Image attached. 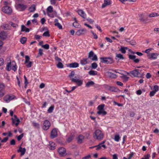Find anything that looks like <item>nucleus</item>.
<instances>
[{
	"mask_svg": "<svg viewBox=\"0 0 159 159\" xmlns=\"http://www.w3.org/2000/svg\"><path fill=\"white\" fill-rule=\"evenodd\" d=\"M104 134L101 130L99 129L96 130L93 135V137L95 139L101 140L104 138Z\"/></svg>",
	"mask_w": 159,
	"mask_h": 159,
	"instance_id": "1",
	"label": "nucleus"
},
{
	"mask_svg": "<svg viewBox=\"0 0 159 159\" xmlns=\"http://www.w3.org/2000/svg\"><path fill=\"white\" fill-rule=\"evenodd\" d=\"M6 69L8 71H10L12 69L15 71L17 69V67L15 62L13 61L8 63L7 65Z\"/></svg>",
	"mask_w": 159,
	"mask_h": 159,
	"instance_id": "2",
	"label": "nucleus"
},
{
	"mask_svg": "<svg viewBox=\"0 0 159 159\" xmlns=\"http://www.w3.org/2000/svg\"><path fill=\"white\" fill-rule=\"evenodd\" d=\"M101 62L105 64H111L113 62L112 58L110 57H101Z\"/></svg>",
	"mask_w": 159,
	"mask_h": 159,
	"instance_id": "3",
	"label": "nucleus"
},
{
	"mask_svg": "<svg viewBox=\"0 0 159 159\" xmlns=\"http://www.w3.org/2000/svg\"><path fill=\"white\" fill-rule=\"evenodd\" d=\"M2 10L3 12L8 14H10L12 12L11 8L8 6H5L3 7Z\"/></svg>",
	"mask_w": 159,
	"mask_h": 159,
	"instance_id": "4",
	"label": "nucleus"
},
{
	"mask_svg": "<svg viewBox=\"0 0 159 159\" xmlns=\"http://www.w3.org/2000/svg\"><path fill=\"white\" fill-rule=\"evenodd\" d=\"M51 126V124L50 122L47 120H44L43 123V129L44 130H47L49 129Z\"/></svg>",
	"mask_w": 159,
	"mask_h": 159,
	"instance_id": "5",
	"label": "nucleus"
},
{
	"mask_svg": "<svg viewBox=\"0 0 159 159\" xmlns=\"http://www.w3.org/2000/svg\"><path fill=\"white\" fill-rule=\"evenodd\" d=\"M15 96L13 95H7L4 98V101L7 103L11 101L14 99Z\"/></svg>",
	"mask_w": 159,
	"mask_h": 159,
	"instance_id": "6",
	"label": "nucleus"
},
{
	"mask_svg": "<svg viewBox=\"0 0 159 159\" xmlns=\"http://www.w3.org/2000/svg\"><path fill=\"white\" fill-rule=\"evenodd\" d=\"M17 10L19 11H23L27 8V6L23 4H19L16 6Z\"/></svg>",
	"mask_w": 159,
	"mask_h": 159,
	"instance_id": "7",
	"label": "nucleus"
},
{
	"mask_svg": "<svg viewBox=\"0 0 159 159\" xmlns=\"http://www.w3.org/2000/svg\"><path fill=\"white\" fill-rule=\"evenodd\" d=\"M72 81H71L75 83L78 86H81L83 84V80L77 78L76 76L74 77V79H72Z\"/></svg>",
	"mask_w": 159,
	"mask_h": 159,
	"instance_id": "8",
	"label": "nucleus"
},
{
	"mask_svg": "<svg viewBox=\"0 0 159 159\" xmlns=\"http://www.w3.org/2000/svg\"><path fill=\"white\" fill-rule=\"evenodd\" d=\"M88 58L91 59L93 61H97L98 60L97 56L94 54L92 51L89 52V54Z\"/></svg>",
	"mask_w": 159,
	"mask_h": 159,
	"instance_id": "9",
	"label": "nucleus"
},
{
	"mask_svg": "<svg viewBox=\"0 0 159 159\" xmlns=\"http://www.w3.org/2000/svg\"><path fill=\"white\" fill-rule=\"evenodd\" d=\"M58 152L61 156H64L66 155V149L64 148L61 147L59 148L58 149Z\"/></svg>",
	"mask_w": 159,
	"mask_h": 159,
	"instance_id": "10",
	"label": "nucleus"
},
{
	"mask_svg": "<svg viewBox=\"0 0 159 159\" xmlns=\"http://www.w3.org/2000/svg\"><path fill=\"white\" fill-rule=\"evenodd\" d=\"M86 30L85 29H82L78 30L75 33V34L78 36L84 34L86 33Z\"/></svg>",
	"mask_w": 159,
	"mask_h": 159,
	"instance_id": "11",
	"label": "nucleus"
},
{
	"mask_svg": "<svg viewBox=\"0 0 159 159\" xmlns=\"http://www.w3.org/2000/svg\"><path fill=\"white\" fill-rule=\"evenodd\" d=\"M18 152H21L20 156L24 155L26 152V149L25 148H22L21 147V145L19 147V149L17 150Z\"/></svg>",
	"mask_w": 159,
	"mask_h": 159,
	"instance_id": "12",
	"label": "nucleus"
},
{
	"mask_svg": "<svg viewBox=\"0 0 159 159\" xmlns=\"http://www.w3.org/2000/svg\"><path fill=\"white\" fill-rule=\"evenodd\" d=\"M56 146V144L54 142L50 141L49 142L48 147L50 150H54L55 149Z\"/></svg>",
	"mask_w": 159,
	"mask_h": 159,
	"instance_id": "13",
	"label": "nucleus"
},
{
	"mask_svg": "<svg viewBox=\"0 0 159 159\" xmlns=\"http://www.w3.org/2000/svg\"><path fill=\"white\" fill-rule=\"evenodd\" d=\"M78 13L79 15L83 18H86V15L83 10L79 9L78 10Z\"/></svg>",
	"mask_w": 159,
	"mask_h": 159,
	"instance_id": "14",
	"label": "nucleus"
},
{
	"mask_svg": "<svg viewBox=\"0 0 159 159\" xmlns=\"http://www.w3.org/2000/svg\"><path fill=\"white\" fill-rule=\"evenodd\" d=\"M159 54L157 53H152L149 55V57L150 59H157Z\"/></svg>",
	"mask_w": 159,
	"mask_h": 159,
	"instance_id": "15",
	"label": "nucleus"
},
{
	"mask_svg": "<svg viewBox=\"0 0 159 159\" xmlns=\"http://www.w3.org/2000/svg\"><path fill=\"white\" fill-rule=\"evenodd\" d=\"M136 56L132 55H129V57L130 59L134 60V61L135 63H138L139 61V60L138 58L136 59Z\"/></svg>",
	"mask_w": 159,
	"mask_h": 159,
	"instance_id": "16",
	"label": "nucleus"
},
{
	"mask_svg": "<svg viewBox=\"0 0 159 159\" xmlns=\"http://www.w3.org/2000/svg\"><path fill=\"white\" fill-rule=\"evenodd\" d=\"M57 135V131L56 129H52L51 132V137L54 138L56 137Z\"/></svg>",
	"mask_w": 159,
	"mask_h": 159,
	"instance_id": "17",
	"label": "nucleus"
},
{
	"mask_svg": "<svg viewBox=\"0 0 159 159\" xmlns=\"http://www.w3.org/2000/svg\"><path fill=\"white\" fill-rule=\"evenodd\" d=\"M130 73L134 77L138 76L140 74L139 70L137 69H135L134 70L131 71L130 72Z\"/></svg>",
	"mask_w": 159,
	"mask_h": 159,
	"instance_id": "18",
	"label": "nucleus"
},
{
	"mask_svg": "<svg viewBox=\"0 0 159 159\" xmlns=\"http://www.w3.org/2000/svg\"><path fill=\"white\" fill-rule=\"evenodd\" d=\"M84 136L81 134L77 138V142L78 143H82L84 139Z\"/></svg>",
	"mask_w": 159,
	"mask_h": 159,
	"instance_id": "19",
	"label": "nucleus"
},
{
	"mask_svg": "<svg viewBox=\"0 0 159 159\" xmlns=\"http://www.w3.org/2000/svg\"><path fill=\"white\" fill-rule=\"evenodd\" d=\"M79 66L78 63L76 62H74L69 64L68 66L70 68H75L78 67Z\"/></svg>",
	"mask_w": 159,
	"mask_h": 159,
	"instance_id": "20",
	"label": "nucleus"
},
{
	"mask_svg": "<svg viewBox=\"0 0 159 159\" xmlns=\"http://www.w3.org/2000/svg\"><path fill=\"white\" fill-rule=\"evenodd\" d=\"M11 120L12 121V124H15L16 126H17L20 122L19 119H14V118H12Z\"/></svg>",
	"mask_w": 159,
	"mask_h": 159,
	"instance_id": "21",
	"label": "nucleus"
},
{
	"mask_svg": "<svg viewBox=\"0 0 159 159\" xmlns=\"http://www.w3.org/2000/svg\"><path fill=\"white\" fill-rule=\"evenodd\" d=\"M7 37V35L4 31H2L0 33V38L2 40L5 39Z\"/></svg>",
	"mask_w": 159,
	"mask_h": 159,
	"instance_id": "22",
	"label": "nucleus"
},
{
	"mask_svg": "<svg viewBox=\"0 0 159 159\" xmlns=\"http://www.w3.org/2000/svg\"><path fill=\"white\" fill-rule=\"evenodd\" d=\"M111 2L110 0H104L103 3L102 4V7L104 8L106 6L110 4Z\"/></svg>",
	"mask_w": 159,
	"mask_h": 159,
	"instance_id": "23",
	"label": "nucleus"
},
{
	"mask_svg": "<svg viewBox=\"0 0 159 159\" xmlns=\"http://www.w3.org/2000/svg\"><path fill=\"white\" fill-rule=\"evenodd\" d=\"M107 75L111 78H115L117 77V75L111 72H107Z\"/></svg>",
	"mask_w": 159,
	"mask_h": 159,
	"instance_id": "24",
	"label": "nucleus"
},
{
	"mask_svg": "<svg viewBox=\"0 0 159 159\" xmlns=\"http://www.w3.org/2000/svg\"><path fill=\"white\" fill-rule=\"evenodd\" d=\"M21 31L22 32H29L30 31L29 29L26 28L25 25H22L21 27Z\"/></svg>",
	"mask_w": 159,
	"mask_h": 159,
	"instance_id": "25",
	"label": "nucleus"
},
{
	"mask_svg": "<svg viewBox=\"0 0 159 159\" xmlns=\"http://www.w3.org/2000/svg\"><path fill=\"white\" fill-rule=\"evenodd\" d=\"M95 147L97 148V150L100 149L102 147L104 149H105L106 148V146L105 145L102 144H100V143L99 144H98V145L96 146Z\"/></svg>",
	"mask_w": 159,
	"mask_h": 159,
	"instance_id": "26",
	"label": "nucleus"
},
{
	"mask_svg": "<svg viewBox=\"0 0 159 159\" xmlns=\"http://www.w3.org/2000/svg\"><path fill=\"white\" fill-rule=\"evenodd\" d=\"M97 114L99 115H102V116H104L107 114V112L103 109L98 111L97 112Z\"/></svg>",
	"mask_w": 159,
	"mask_h": 159,
	"instance_id": "27",
	"label": "nucleus"
},
{
	"mask_svg": "<svg viewBox=\"0 0 159 159\" xmlns=\"http://www.w3.org/2000/svg\"><path fill=\"white\" fill-rule=\"evenodd\" d=\"M75 73L74 71H72L70 73L69 75V77L70 78V80L72 81V79H74V77H73L75 76Z\"/></svg>",
	"mask_w": 159,
	"mask_h": 159,
	"instance_id": "28",
	"label": "nucleus"
},
{
	"mask_svg": "<svg viewBox=\"0 0 159 159\" xmlns=\"http://www.w3.org/2000/svg\"><path fill=\"white\" fill-rule=\"evenodd\" d=\"M120 137L119 134H116L114 135V140L117 142H118L119 141L120 139Z\"/></svg>",
	"mask_w": 159,
	"mask_h": 159,
	"instance_id": "29",
	"label": "nucleus"
},
{
	"mask_svg": "<svg viewBox=\"0 0 159 159\" xmlns=\"http://www.w3.org/2000/svg\"><path fill=\"white\" fill-rule=\"evenodd\" d=\"M108 89L112 92H117L119 90L113 86H110L108 88Z\"/></svg>",
	"mask_w": 159,
	"mask_h": 159,
	"instance_id": "30",
	"label": "nucleus"
},
{
	"mask_svg": "<svg viewBox=\"0 0 159 159\" xmlns=\"http://www.w3.org/2000/svg\"><path fill=\"white\" fill-rule=\"evenodd\" d=\"M98 72L96 71L91 70L89 71V74L91 75H95L97 74Z\"/></svg>",
	"mask_w": 159,
	"mask_h": 159,
	"instance_id": "31",
	"label": "nucleus"
},
{
	"mask_svg": "<svg viewBox=\"0 0 159 159\" xmlns=\"http://www.w3.org/2000/svg\"><path fill=\"white\" fill-rule=\"evenodd\" d=\"M35 10V7L34 5H32L29 8V10L30 12H34Z\"/></svg>",
	"mask_w": 159,
	"mask_h": 159,
	"instance_id": "32",
	"label": "nucleus"
},
{
	"mask_svg": "<svg viewBox=\"0 0 159 159\" xmlns=\"http://www.w3.org/2000/svg\"><path fill=\"white\" fill-rule=\"evenodd\" d=\"M121 78L123 80V82H126L129 79V77L125 75H123L121 77Z\"/></svg>",
	"mask_w": 159,
	"mask_h": 159,
	"instance_id": "33",
	"label": "nucleus"
},
{
	"mask_svg": "<svg viewBox=\"0 0 159 159\" xmlns=\"http://www.w3.org/2000/svg\"><path fill=\"white\" fill-rule=\"evenodd\" d=\"M53 11V8L52 6H49L47 9V11L48 13H52Z\"/></svg>",
	"mask_w": 159,
	"mask_h": 159,
	"instance_id": "34",
	"label": "nucleus"
},
{
	"mask_svg": "<svg viewBox=\"0 0 159 159\" xmlns=\"http://www.w3.org/2000/svg\"><path fill=\"white\" fill-rule=\"evenodd\" d=\"M87 59L84 58L80 61V64L82 65H84L87 63Z\"/></svg>",
	"mask_w": 159,
	"mask_h": 159,
	"instance_id": "35",
	"label": "nucleus"
},
{
	"mask_svg": "<svg viewBox=\"0 0 159 159\" xmlns=\"http://www.w3.org/2000/svg\"><path fill=\"white\" fill-rule=\"evenodd\" d=\"M94 84V82L93 81L88 82L86 84V86L87 87H89L93 85Z\"/></svg>",
	"mask_w": 159,
	"mask_h": 159,
	"instance_id": "36",
	"label": "nucleus"
},
{
	"mask_svg": "<svg viewBox=\"0 0 159 159\" xmlns=\"http://www.w3.org/2000/svg\"><path fill=\"white\" fill-rule=\"evenodd\" d=\"M32 125L33 126L36 128L39 129L40 128L39 124L38 123L33 122L32 123Z\"/></svg>",
	"mask_w": 159,
	"mask_h": 159,
	"instance_id": "37",
	"label": "nucleus"
},
{
	"mask_svg": "<svg viewBox=\"0 0 159 159\" xmlns=\"http://www.w3.org/2000/svg\"><path fill=\"white\" fill-rule=\"evenodd\" d=\"M116 57L118 59V60L123 59L124 57L122 55L120 54H117L116 56Z\"/></svg>",
	"mask_w": 159,
	"mask_h": 159,
	"instance_id": "38",
	"label": "nucleus"
},
{
	"mask_svg": "<svg viewBox=\"0 0 159 159\" xmlns=\"http://www.w3.org/2000/svg\"><path fill=\"white\" fill-rule=\"evenodd\" d=\"M57 67L58 68L61 69L62 68L64 67L63 65L60 62H59L57 64Z\"/></svg>",
	"mask_w": 159,
	"mask_h": 159,
	"instance_id": "39",
	"label": "nucleus"
},
{
	"mask_svg": "<svg viewBox=\"0 0 159 159\" xmlns=\"http://www.w3.org/2000/svg\"><path fill=\"white\" fill-rule=\"evenodd\" d=\"M104 106L105 105L104 104H102L98 106L97 107L98 109V111L103 110Z\"/></svg>",
	"mask_w": 159,
	"mask_h": 159,
	"instance_id": "40",
	"label": "nucleus"
},
{
	"mask_svg": "<svg viewBox=\"0 0 159 159\" xmlns=\"http://www.w3.org/2000/svg\"><path fill=\"white\" fill-rule=\"evenodd\" d=\"M159 14L157 13H151V14H150L149 15V16L150 17H155V16H159Z\"/></svg>",
	"mask_w": 159,
	"mask_h": 159,
	"instance_id": "41",
	"label": "nucleus"
},
{
	"mask_svg": "<svg viewBox=\"0 0 159 159\" xmlns=\"http://www.w3.org/2000/svg\"><path fill=\"white\" fill-rule=\"evenodd\" d=\"M27 40L26 38L23 37L20 39V42L22 44H24L26 42Z\"/></svg>",
	"mask_w": 159,
	"mask_h": 159,
	"instance_id": "42",
	"label": "nucleus"
},
{
	"mask_svg": "<svg viewBox=\"0 0 159 159\" xmlns=\"http://www.w3.org/2000/svg\"><path fill=\"white\" fill-rule=\"evenodd\" d=\"M113 71L115 72L116 73H118L120 74H123L124 73V71L123 70H113Z\"/></svg>",
	"mask_w": 159,
	"mask_h": 159,
	"instance_id": "43",
	"label": "nucleus"
},
{
	"mask_svg": "<svg viewBox=\"0 0 159 159\" xmlns=\"http://www.w3.org/2000/svg\"><path fill=\"white\" fill-rule=\"evenodd\" d=\"M54 108V107L53 106H51L48 109V113H52Z\"/></svg>",
	"mask_w": 159,
	"mask_h": 159,
	"instance_id": "44",
	"label": "nucleus"
},
{
	"mask_svg": "<svg viewBox=\"0 0 159 159\" xmlns=\"http://www.w3.org/2000/svg\"><path fill=\"white\" fill-rule=\"evenodd\" d=\"M74 137V135H72L70 136L67 139V141L68 142H71L72 140L73 139Z\"/></svg>",
	"mask_w": 159,
	"mask_h": 159,
	"instance_id": "45",
	"label": "nucleus"
},
{
	"mask_svg": "<svg viewBox=\"0 0 159 159\" xmlns=\"http://www.w3.org/2000/svg\"><path fill=\"white\" fill-rule=\"evenodd\" d=\"M159 90V87L157 85H155L153 87V91L155 92L156 93Z\"/></svg>",
	"mask_w": 159,
	"mask_h": 159,
	"instance_id": "46",
	"label": "nucleus"
},
{
	"mask_svg": "<svg viewBox=\"0 0 159 159\" xmlns=\"http://www.w3.org/2000/svg\"><path fill=\"white\" fill-rule=\"evenodd\" d=\"M55 25L58 27L60 29H62V26L59 23H55Z\"/></svg>",
	"mask_w": 159,
	"mask_h": 159,
	"instance_id": "47",
	"label": "nucleus"
},
{
	"mask_svg": "<svg viewBox=\"0 0 159 159\" xmlns=\"http://www.w3.org/2000/svg\"><path fill=\"white\" fill-rule=\"evenodd\" d=\"M25 63H27L29 62H30V58L29 57L26 55V56H25Z\"/></svg>",
	"mask_w": 159,
	"mask_h": 159,
	"instance_id": "48",
	"label": "nucleus"
},
{
	"mask_svg": "<svg viewBox=\"0 0 159 159\" xmlns=\"http://www.w3.org/2000/svg\"><path fill=\"white\" fill-rule=\"evenodd\" d=\"M92 67L93 69H95L98 66V65L96 63L94 62L92 64Z\"/></svg>",
	"mask_w": 159,
	"mask_h": 159,
	"instance_id": "49",
	"label": "nucleus"
},
{
	"mask_svg": "<svg viewBox=\"0 0 159 159\" xmlns=\"http://www.w3.org/2000/svg\"><path fill=\"white\" fill-rule=\"evenodd\" d=\"M42 47L46 49H48L49 48V46L47 44L42 45Z\"/></svg>",
	"mask_w": 159,
	"mask_h": 159,
	"instance_id": "50",
	"label": "nucleus"
},
{
	"mask_svg": "<svg viewBox=\"0 0 159 159\" xmlns=\"http://www.w3.org/2000/svg\"><path fill=\"white\" fill-rule=\"evenodd\" d=\"M127 48L121 47L120 49V51L123 53H125L126 52L125 49H127Z\"/></svg>",
	"mask_w": 159,
	"mask_h": 159,
	"instance_id": "51",
	"label": "nucleus"
},
{
	"mask_svg": "<svg viewBox=\"0 0 159 159\" xmlns=\"http://www.w3.org/2000/svg\"><path fill=\"white\" fill-rule=\"evenodd\" d=\"M73 26L75 28H78L79 25V23L77 22H75L73 24Z\"/></svg>",
	"mask_w": 159,
	"mask_h": 159,
	"instance_id": "52",
	"label": "nucleus"
},
{
	"mask_svg": "<svg viewBox=\"0 0 159 159\" xmlns=\"http://www.w3.org/2000/svg\"><path fill=\"white\" fill-rule=\"evenodd\" d=\"M43 36L46 37H49L50 34L48 31H46L43 34Z\"/></svg>",
	"mask_w": 159,
	"mask_h": 159,
	"instance_id": "53",
	"label": "nucleus"
},
{
	"mask_svg": "<svg viewBox=\"0 0 159 159\" xmlns=\"http://www.w3.org/2000/svg\"><path fill=\"white\" fill-rule=\"evenodd\" d=\"M27 63L26 66L27 68H30L31 67L32 64V62L31 61Z\"/></svg>",
	"mask_w": 159,
	"mask_h": 159,
	"instance_id": "54",
	"label": "nucleus"
},
{
	"mask_svg": "<svg viewBox=\"0 0 159 159\" xmlns=\"http://www.w3.org/2000/svg\"><path fill=\"white\" fill-rule=\"evenodd\" d=\"M24 136L23 134H22L19 136L17 137V139L18 141H20L23 137Z\"/></svg>",
	"mask_w": 159,
	"mask_h": 159,
	"instance_id": "55",
	"label": "nucleus"
},
{
	"mask_svg": "<svg viewBox=\"0 0 159 159\" xmlns=\"http://www.w3.org/2000/svg\"><path fill=\"white\" fill-rule=\"evenodd\" d=\"M3 2L4 3V5L5 6H7V5H9L11 3V2H8V1H4Z\"/></svg>",
	"mask_w": 159,
	"mask_h": 159,
	"instance_id": "56",
	"label": "nucleus"
},
{
	"mask_svg": "<svg viewBox=\"0 0 159 159\" xmlns=\"http://www.w3.org/2000/svg\"><path fill=\"white\" fill-rule=\"evenodd\" d=\"M4 89V85L3 84L0 83V91H2Z\"/></svg>",
	"mask_w": 159,
	"mask_h": 159,
	"instance_id": "57",
	"label": "nucleus"
},
{
	"mask_svg": "<svg viewBox=\"0 0 159 159\" xmlns=\"http://www.w3.org/2000/svg\"><path fill=\"white\" fill-rule=\"evenodd\" d=\"M42 37L41 36H40L38 35H35L34 36V38L36 39L39 40Z\"/></svg>",
	"mask_w": 159,
	"mask_h": 159,
	"instance_id": "58",
	"label": "nucleus"
},
{
	"mask_svg": "<svg viewBox=\"0 0 159 159\" xmlns=\"http://www.w3.org/2000/svg\"><path fill=\"white\" fill-rule=\"evenodd\" d=\"M8 139V137H6L4 138L1 141V142H6Z\"/></svg>",
	"mask_w": 159,
	"mask_h": 159,
	"instance_id": "59",
	"label": "nucleus"
},
{
	"mask_svg": "<svg viewBox=\"0 0 159 159\" xmlns=\"http://www.w3.org/2000/svg\"><path fill=\"white\" fill-rule=\"evenodd\" d=\"M156 93L153 91H152L150 93L149 95L150 97H152Z\"/></svg>",
	"mask_w": 159,
	"mask_h": 159,
	"instance_id": "60",
	"label": "nucleus"
},
{
	"mask_svg": "<svg viewBox=\"0 0 159 159\" xmlns=\"http://www.w3.org/2000/svg\"><path fill=\"white\" fill-rule=\"evenodd\" d=\"M43 50L41 48L39 49V54L40 55L42 56L43 54Z\"/></svg>",
	"mask_w": 159,
	"mask_h": 159,
	"instance_id": "61",
	"label": "nucleus"
},
{
	"mask_svg": "<svg viewBox=\"0 0 159 159\" xmlns=\"http://www.w3.org/2000/svg\"><path fill=\"white\" fill-rule=\"evenodd\" d=\"M91 32L93 34V38L95 39H97L98 38V37L96 34L92 31H91Z\"/></svg>",
	"mask_w": 159,
	"mask_h": 159,
	"instance_id": "62",
	"label": "nucleus"
},
{
	"mask_svg": "<svg viewBox=\"0 0 159 159\" xmlns=\"http://www.w3.org/2000/svg\"><path fill=\"white\" fill-rule=\"evenodd\" d=\"M87 20L90 23L92 24L94 22V21L93 20L91 19L88 18L87 19Z\"/></svg>",
	"mask_w": 159,
	"mask_h": 159,
	"instance_id": "63",
	"label": "nucleus"
},
{
	"mask_svg": "<svg viewBox=\"0 0 159 159\" xmlns=\"http://www.w3.org/2000/svg\"><path fill=\"white\" fill-rule=\"evenodd\" d=\"M91 157V156L88 155L87 156L82 158V159H89Z\"/></svg>",
	"mask_w": 159,
	"mask_h": 159,
	"instance_id": "64",
	"label": "nucleus"
}]
</instances>
